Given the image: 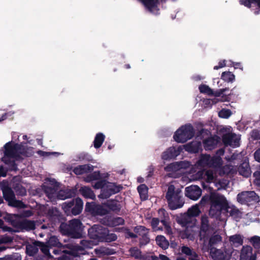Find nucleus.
I'll list each match as a JSON object with an SVG mask.
<instances>
[{
  "label": "nucleus",
  "instance_id": "58",
  "mask_svg": "<svg viewBox=\"0 0 260 260\" xmlns=\"http://www.w3.org/2000/svg\"><path fill=\"white\" fill-rule=\"evenodd\" d=\"M199 135L201 136L203 138L205 137H209L211 136V132L210 130L205 128H202L199 131Z\"/></svg>",
  "mask_w": 260,
  "mask_h": 260
},
{
  "label": "nucleus",
  "instance_id": "11",
  "mask_svg": "<svg viewBox=\"0 0 260 260\" xmlns=\"http://www.w3.org/2000/svg\"><path fill=\"white\" fill-rule=\"evenodd\" d=\"M211 225L209 223L208 217L204 215L201 218V224L199 231V237L200 240L207 238L211 230Z\"/></svg>",
  "mask_w": 260,
  "mask_h": 260
},
{
  "label": "nucleus",
  "instance_id": "12",
  "mask_svg": "<svg viewBox=\"0 0 260 260\" xmlns=\"http://www.w3.org/2000/svg\"><path fill=\"white\" fill-rule=\"evenodd\" d=\"M85 210L93 215H104L108 213L107 210L102 206L96 204L94 202H87Z\"/></svg>",
  "mask_w": 260,
  "mask_h": 260
},
{
  "label": "nucleus",
  "instance_id": "60",
  "mask_svg": "<svg viewBox=\"0 0 260 260\" xmlns=\"http://www.w3.org/2000/svg\"><path fill=\"white\" fill-rule=\"evenodd\" d=\"M44 191L45 193L47 194V196L48 198H51L53 196V194L54 193L55 190L53 188L50 186H45Z\"/></svg>",
  "mask_w": 260,
  "mask_h": 260
},
{
  "label": "nucleus",
  "instance_id": "55",
  "mask_svg": "<svg viewBox=\"0 0 260 260\" xmlns=\"http://www.w3.org/2000/svg\"><path fill=\"white\" fill-rule=\"evenodd\" d=\"M160 221L158 218H152L151 221V226L153 230H162V228H157Z\"/></svg>",
  "mask_w": 260,
  "mask_h": 260
},
{
  "label": "nucleus",
  "instance_id": "47",
  "mask_svg": "<svg viewBox=\"0 0 260 260\" xmlns=\"http://www.w3.org/2000/svg\"><path fill=\"white\" fill-rule=\"evenodd\" d=\"M249 241L255 249H258L260 248V237L259 236H252L249 239Z\"/></svg>",
  "mask_w": 260,
  "mask_h": 260
},
{
  "label": "nucleus",
  "instance_id": "29",
  "mask_svg": "<svg viewBox=\"0 0 260 260\" xmlns=\"http://www.w3.org/2000/svg\"><path fill=\"white\" fill-rule=\"evenodd\" d=\"M79 191L81 193V194L85 198L91 199L92 200H94L95 198V196L93 191L89 187H82L79 189Z\"/></svg>",
  "mask_w": 260,
  "mask_h": 260
},
{
  "label": "nucleus",
  "instance_id": "3",
  "mask_svg": "<svg viewBox=\"0 0 260 260\" xmlns=\"http://www.w3.org/2000/svg\"><path fill=\"white\" fill-rule=\"evenodd\" d=\"M180 192L181 190L176 189L174 185L168 186L165 197L170 209L176 210L183 206L184 203L181 199Z\"/></svg>",
  "mask_w": 260,
  "mask_h": 260
},
{
  "label": "nucleus",
  "instance_id": "53",
  "mask_svg": "<svg viewBox=\"0 0 260 260\" xmlns=\"http://www.w3.org/2000/svg\"><path fill=\"white\" fill-rule=\"evenodd\" d=\"M221 159L219 157H211L209 167H216L221 164Z\"/></svg>",
  "mask_w": 260,
  "mask_h": 260
},
{
  "label": "nucleus",
  "instance_id": "15",
  "mask_svg": "<svg viewBox=\"0 0 260 260\" xmlns=\"http://www.w3.org/2000/svg\"><path fill=\"white\" fill-rule=\"evenodd\" d=\"M222 141L226 146H238L239 145V139L235 134L228 133L223 135Z\"/></svg>",
  "mask_w": 260,
  "mask_h": 260
},
{
  "label": "nucleus",
  "instance_id": "23",
  "mask_svg": "<svg viewBox=\"0 0 260 260\" xmlns=\"http://www.w3.org/2000/svg\"><path fill=\"white\" fill-rule=\"evenodd\" d=\"M185 151L191 153H198L202 148V145L200 142L192 141L186 144L184 146Z\"/></svg>",
  "mask_w": 260,
  "mask_h": 260
},
{
  "label": "nucleus",
  "instance_id": "48",
  "mask_svg": "<svg viewBox=\"0 0 260 260\" xmlns=\"http://www.w3.org/2000/svg\"><path fill=\"white\" fill-rule=\"evenodd\" d=\"M199 89L201 93H205L208 95H212L213 94V90L206 84L200 85Z\"/></svg>",
  "mask_w": 260,
  "mask_h": 260
},
{
  "label": "nucleus",
  "instance_id": "10",
  "mask_svg": "<svg viewBox=\"0 0 260 260\" xmlns=\"http://www.w3.org/2000/svg\"><path fill=\"white\" fill-rule=\"evenodd\" d=\"M106 228L99 224H94L88 230V235L90 239L102 242L104 237Z\"/></svg>",
  "mask_w": 260,
  "mask_h": 260
},
{
  "label": "nucleus",
  "instance_id": "16",
  "mask_svg": "<svg viewBox=\"0 0 260 260\" xmlns=\"http://www.w3.org/2000/svg\"><path fill=\"white\" fill-rule=\"evenodd\" d=\"M220 138L217 136H210L203 141L204 149L206 150H212L214 149L219 142Z\"/></svg>",
  "mask_w": 260,
  "mask_h": 260
},
{
  "label": "nucleus",
  "instance_id": "44",
  "mask_svg": "<svg viewBox=\"0 0 260 260\" xmlns=\"http://www.w3.org/2000/svg\"><path fill=\"white\" fill-rule=\"evenodd\" d=\"M14 189L18 196H25L26 194V190L21 184L17 183L14 186Z\"/></svg>",
  "mask_w": 260,
  "mask_h": 260
},
{
  "label": "nucleus",
  "instance_id": "35",
  "mask_svg": "<svg viewBox=\"0 0 260 260\" xmlns=\"http://www.w3.org/2000/svg\"><path fill=\"white\" fill-rule=\"evenodd\" d=\"M156 244L162 249H167L169 245V243L166 237L162 235H158L155 238Z\"/></svg>",
  "mask_w": 260,
  "mask_h": 260
},
{
  "label": "nucleus",
  "instance_id": "6",
  "mask_svg": "<svg viewBox=\"0 0 260 260\" xmlns=\"http://www.w3.org/2000/svg\"><path fill=\"white\" fill-rule=\"evenodd\" d=\"M83 202L82 200L77 198L68 202H64L62 205V208L67 215H77L83 209Z\"/></svg>",
  "mask_w": 260,
  "mask_h": 260
},
{
  "label": "nucleus",
  "instance_id": "36",
  "mask_svg": "<svg viewBox=\"0 0 260 260\" xmlns=\"http://www.w3.org/2000/svg\"><path fill=\"white\" fill-rule=\"evenodd\" d=\"M105 139V136L101 133H98L93 141V146L95 148L98 149L101 147Z\"/></svg>",
  "mask_w": 260,
  "mask_h": 260
},
{
  "label": "nucleus",
  "instance_id": "5",
  "mask_svg": "<svg viewBox=\"0 0 260 260\" xmlns=\"http://www.w3.org/2000/svg\"><path fill=\"white\" fill-rule=\"evenodd\" d=\"M194 129L190 124L181 126L175 133L173 138L177 143H184L194 136Z\"/></svg>",
  "mask_w": 260,
  "mask_h": 260
},
{
  "label": "nucleus",
  "instance_id": "59",
  "mask_svg": "<svg viewBox=\"0 0 260 260\" xmlns=\"http://www.w3.org/2000/svg\"><path fill=\"white\" fill-rule=\"evenodd\" d=\"M49 243L50 245L53 246H59V245L61 244L58 241V239L55 236L51 237L50 238Z\"/></svg>",
  "mask_w": 260,
  "mask_h": 260
},
{
  "label": "nucleus",
  "instance_id": "43",
  "mask_svg": "<svg viewBox=\"0 0 260 260\" xmlns=\"http://www.w3.org/2000/svg\"><path fill=\"white\" fill-rule=\"evenodd\" d=\"M222 237L219 235H212L209 239L208 243L209 249L211 247H214V245L220 242Z\"/></svg>",
  "mask_w": 260,
  "mask_h": 260
},
{
  "label": "nucleus",
  "instance_id": "39",
  "mask_svg": "<svg viewBox=\"0 0 260 260\" xmlns=\"http://www.w3.org/2000/svg\"><path fill=\"white\" fill-rule=\"evenodd\" d=\"M221 79L226 82H233L235 80V76L230 71L222 72Z\"/></svg>",
  "mask_w": 260,
  "mask_h": 260
},
{
  "label": "nucleus",
  "instance_id": "45",
  "mask_svg": "<svg viewBox=\"0 0 260 260\" xmlns=\"http://www.w3.org/2000/svg\"><path fill=\"white\" fill-rule=\"evenodd\" d=\"M200 213L198 206H193L187 210V214L193 219V217L198 216Z\"/></svg>",
  "mask_w": 260,
  "mask_h": 260
},
{
  "label": "nucleus",
  "instance_id": "51",
  "mask_svg": "<svg viewBox=\"0 0 260 260\" xmlns=\"http://www.w3.org/2000/svg\"><path fill=\"white\" fill-rule=\"evenodd\" d=\"M149 233H147L141 236V237L139 239V245L140 247L146 245L148 244L150 242V238L149 237Z\"/></svg>",
  "mask_w": 260,
  "mask_h": 260
},
{
  "label": "nucleus",
  "instance_id": "56",
  "mask_svg": "<svg viewBox=\"0 0 260 260\" xmlns=\"http://www.w3.org/2000/svg\"><path fill=\"white\" fill-rule=\"evenodd\" d=\"M38 251V249L32 246L26 247V253L29 256H34Z\"/></svg>",
  "mask_w": 260,
  "mask_h": 260
},
{
  "label": "nucleus",
  "instance_id": "46",
  "mask_svg": "<svg viewBox=\"0 0 260 260\" xmlns=\"http://www.w3.org/2000/svg\"><path fill=\"white\" fill-rule=\"evenodd\" d=\"M134 231L136 234L142 236L147 233H149V229L142 225H138L134 228Z\"/></svg>",
  "mask_w": 260,
  "mask_h": 260
},
{
  "label": "nucleus",
  "instance_id": "30",
  "mask_svg": "<svg viewBox=\"0 0 260 260\" xmlns=\"http://www.w3.org/2000/svg\"><path fill=\"white\" fill-rule=\"evenodd\" d=\"M128 251L129 255L136 259H142L144 258L141 250L136 246L131 247Z\"/></svg>",
  "mask_w": 260,
  "mask_h": 260
},
{
  "label": "nucleus",
  "instance_id": "61",
  "mask_svg": "<svg viewBox=\"0 0 260 260\" xmlns=\"http://www.w3.org/2000/svg\"><path fill=\"white\" fill-rule=\"evenodd\" d=\"M125 238H137L138 237V236L137 234L131 232L128 229L125 228Z\"/></svg>",
  "mask_w": 260,
  "mask_h": 260
},
{
  "label": "nucleus",
  "instance_id": "49",
  "mask_svg": "<svg viewBox=\"0 0 260 260\" xmlns=\"http://www.w3.org/2000/svg\"><path fill=\"white\" fill-rule=\"evenodd\" d=\"M232 114V111L230 109H222L218 112V116L222 118H229Z\"/></svg>",
  "mask_w": 260,
  "mask_h": 260
},
{
  "label": "nucleus",
  "instance_id": "54",
  "mask_svg": "<svg viewBox=\"0 0 260 260\" xmlns=\"http://www.w3.org/2000/svg\"><path fill=\"white\" fill-rule=\"evenodd\" d=\"M145 6L149 9L154 8L158 0H142Z\"/></svg>",
  "mask_w": 260,
  "mask_h": 260
},
{
  "label": "nucleus",
  "instance_id": "13",
  "mask_svg": "<svg viewBox=\"0 0 260 260\" xmlns=\"http://www.w3.org/2000/svg\"><path fill=\"white\" fill-rule=\"evenodd\" d=\"M185 194L190 199L196 201L201 197L202 190L197 185H191L185 188Z\"/></svg>",
  "mask_w": 260,
  "mask_h": 260
},
{
  "label": "nucleus",
  "instance_id": "19",
  "mask_svg": "<svg viewBox=\"0 0 260 260\" xmlns=\"http://www.w3.org/2000/svg\"><path fill=\"white\" fill-rule=\"evenodd\" d=\"M77 193L76 189L67 188L60 190L57 195L59 200H66L68 198H72L76 196Z\"/></svg>",
  "mask_w": 260,
  "mask_h": 260
},
{
  "label": "nucleus",
  "instance_id": "17",
  "mask_svg": "<svg viewBox=\"0 0 260 260\" xmlns=\"http://www.w3.org/2000/svg\"><path fill=\"white\" fill-rule=\"evenodd\" d=\"M16 228L20 229L21 231L33 230L36 228L35 222L26 219L22 220L19 219Z\"/></svg>",
  "mask_w": 260,
  "mask_h": 260
},
{
  "label": "nucleus",
  "instance_id": "7",
  "mask_svg": "<svg viewBox=\"0 0 260 260\" xmlns=\"http://www.w3.org/2000/svg\"><path fill=\"white\" fill-rule=\"evenodd\" d=\"M2 192L3 198L8 202L9 206L20 209L26 207V205L22 201L16 200L14 192L10 187H4Z\"/></svg>",
  "mask_w": 260,
  "mask_h": 260
},
{
  "label": "nucleus",
  "instance_id": "27",
  "mask_svg": "<svg viewBox=\"0 0 260 260\" xmlns=\"http://www.w3.org/2000/svg\"><path fill=\"white\" fill-rule=\"evenodd\" d=\"M181 250L182 253L189 256L188 260H197L200 257L196 251L188 246H183Z\"/></svg>",
  "mask_w": 260,
  "mask_h": 260
},
{
  "label": "nucleus",
  "instance_id": "37",
  "mask_svg": "<svg viewBox=\"0 0 260 260\" xmlns=\"http://www.w3.org/2000/svg\"><path fill=\"white\" fill-rule=\"evenodd\" d=\"M225 212L229 213L230 216L234 218H238L241 217V213L235 206H230L228 211H225Z\"/></svg>",
  "mask_w": 260,
  "mask_h": 260
},
{
  "label": "nucleus",
  "instance_id": "28",
  "mask_svg": "<svg viewBox=\"0 0 260 260\" xmlns=\"http://www.w3.org/2000/svg\"><path fill=\"white\" fill-rule=\"evenodd\" d=\"M243 240L244 237L240 234H235L230 236L229 238L230 243L236 247L242 245Z\"/></svg>",
  "mask_w": 260,
  "mask_h": 260
},
{
  "label": "nucleus",
  "instance_id": "31",
  "mask_svg": "<svg viewBox=\"0 0 260 260\" xmlns=\"http://www.w3.org/2000/svg\"><path fill=\"white\" fill-rule=\"evenodd\" d=\"M137 190L141 200L145 201L148 199V188L145 184H141L139 185L137 187Z\"/></svg>",
  "mask_w": 260,
  "mask_h": 260
},
{
  "label": "nucleus",
  "instance_id": "40",
  "mask_svg": "<svg viewBox=\"0 0 260 260\" xmlns=\"http://www.w3.org/2000/svg\"><path fill=\"white\" fill-rule=\"evenodd\" d=\"M76 160L85 162H90L92 161V156L88 153L81 152L76 156Z\"/></svg>",
  "mask_w": 260,
  "mask_h": 260
},
{
  "label": "nucleus",
  "instance_id": "8",
  "mask_svg": "<svg viewBox=\"0 0 260 260\" xmlns=\"http://www.w3.org/2000/svg\"><path fill=\"white\" fill-rule=\"evenodd\" d=\"M237 200L241 204L249 206L257 203L259 197L254 191H245L238 193Z\"/></svg>",
  "mask_w": 260,
  "mask_h": 260
},
{
  "label": "nucleus",
  "instance_id": "25",
  "mask_svg": "<svg viewBox=\"0 0 260 260\" xmlns=\"http://www.w3.org/2000/svg\"><path fill=\"white\" fill-rule=\"evenodd\" d=\"M252 248L250 246H244L242 247L240 254V260H255L252 257Z\"/></svg>",
  "mask_w": 260,
  "mask_h": 260
},
{
  "label": "nucleus",
  "instance_id": "38",
  "mask_svg": "<svg viewBox=\"0 0 260 260\" xmlns=\"http://www.w3.org/2000/svg\"><path fill=\"white\" fill-rule=\"evenodd\" d=\"M108 230L106 228V231L104 232V237L102 242H111L115 241L117 239V235L114 233H108Z\"/></svg>",
  "mask_w": 260,
  "mask_h": 260
},
{
  "label": "nucleus",
  "instance_id": "41",
  "mask_svg": "<svg viewBox=\"0 0 260 260\" xmlns=\"http://www.w3.org/2000/svg\"><path fill=\"white\" fill-rule=\"evenodd\" d=\"M239 3L248 8H250L253 4L260 9V0H239Z\"/></svg>",
  "mask_w": 260,
  "mask_h": 260
},
{
  "label": "nucleus",
  "instance_id": "64",
  "mask_svg": "<svg viewBox=\"0 0 260 260\" xmlns=\"http://www.w3.org/2000/svg\"><path fill=\"white\" fill-rule=\"evenodd\" d=\"M13 238L10 236H4L1 239V243H11L13 241Z\"/></svg>",
  "mask_w": 260,
  "mask_h": 260
},
{
  "label": "nucleus",
  "instance_id": "24",
  "mask_svg": "<svg viewBox=\"0 0 260 260\" xmlns=\"http://www.w3.org/2000/svg\"><path fill=\"white\" fill-rule=\"evenodd\" d=\"M93 170V166L90 164L79 165L73 169V172L77 175L91 172Z\"/></svg>",
  "mask_w": 260,
  "mask_h": 260
},
{
  "label": "nucleus",
  "instance_id": "21",
  "mask_svg": "<svg viewBox=\"0 0 260 260\" xmlns=\"http://www.w3.org/2000/svg\"><path fill=\"white\" fill-rule=\"evenodd\" d=\"M238 171L240 175L246 178L249 177L251 174V171L249 162L246 160L243 161L242 163L239 165L238 168Z\"/></svg>",
  "mask_w": 260,
  "mask_h": 260
},
{
  "label": "nucleus",
  "instance_id": "50",
  "mask_svg": "<svg viewBox=\"0 0 260 260\" xmlns=\"http://www.w3.org/2000/svg\"><path fill=\"white\" fill-rule=\"evenodd\" d=\"M179 165L177 162L171 163L165 167L166 172H174L178 170Z\"/></svg>",
  "mask_w": 260,
  "mask_h": 260
},
{
  "label": "nucleus",
  "instance_id": "2",
  "mask_svg": "<svg viewBox=\"0 0 260 260\" xmlns=\"http://www.w3.org/2000/svg\"><path fill=\"white\" fill-rule=\"evenodd\" d=\"M82 223L78 219L69 221V223L62 222L59 226L60 232L72 238L79 239L82 237Z\"/></svg>",
  "mask_w": 260,
  "mask_h": 260
},
{
  "label": "nucleus",
  "instance_id": "4",
  "mask_svg": "<svg viewBox=\"0 0 260 260\" xmlns=\"http://www.w3.org/2000/svg\"><path fill=\"white\" fill-rule=\"evenodd\" d=\"M4 148L5 157L2 158V159L6 164L15 165V161H11L10 158H16L19 154H24V152L21 151L22 146L17 143L13 144L11 142H9L4 145Z\"/></svg>",
  "mask_w": 260,
  "mask_h": 260
},
{
  "label": "nucleus",
  "instance_id": "42",
  "mask_svg": "<svg viewBox=\"0 0 260 260\" xmlns=\"http://www.w3.org/2000/svg\"><path fill=\"white\" fill-rule=\"evenodd\" d=\"M101 178L100 171H94L93 173L88 174L85 178L84 180L86 182H90L93 180H97Z\"/></svg>",
  "mask_w": 260,
  "mask_h": 260
},
{
  "label": "nucleus",
  "instance_id": "22",
  "mask_svg": "<svg viewBox=\"0 0 260 260\" xmlns=\"http://www.w3.org/2000/svg\"><path fill=\"white\" fill-rule=\"evenodd\" d=\"M192 219L187 214H184L177 219V222L182 227L187 229L188 227H192L194 223L192 222Z\"/></svg>",
  "mask_w": 260,
  "mask_h": 260
},
{
  "label": "nucleus",
  "instance_id": "26",
  "mask_svg": "<svg viewBox=\"0 0 260 260\" xmlns=\"http://www.w3.org/2000/svg\"><path fill=\"white\" fill-rule=\"evenodd\" d=\"M105 205L110 211L116 213L120 212L122 208L121 204L116 200H108Z\"/></svg>",
  "mask_w": 260,
  "mask_h": 260
},
{
  "label": "nucleus",
  "instance_id": "63",
  "mask_svg": "<svg viewBox=\"0 0 260 260\" xmlns=\"http://www.w3.org/2000/svg\"><path fill=\"white\" fill-rule=\"evenodd\" d=\"M253 177L255 178L254 183L260 184V169L253 173Z\"/></svg>",
  "mask_w": 260,
  "mask_h": 260
},
{
  "label": "nucleus",
  "instance_id": "34",
  "mask_svg": "<svg viewBox=\"0 0 260 260\" xmlns=\"http://www.w3.org/2000/svg\"><path fill=\"white\" fill-rule=\"evenodd\" d=\"M229 90V88H222L220 89L219 90H217L215 91H214L213 90V94L212 95H214L215 97H220L221 96V101L222 102L224 101H230V98L229 97V95L224 94V92L226 91Z\"/></svg>",
  "mask_w": 260,
  "mask_h": 260
},
{
  "label": "nucleus",
  "instance_id": "9",
  "mask_svg": "<svg viewBox=\"0 0 260 260\" xmlns=\"http://www.w3.org/2000/svg\"><path fill=\"white\" fill-rule=\"evenodd\" d=\"M123 188L120 185H116L114 183H106L105 186L101 190V192L99 196L100 198L106 199L113 194L120 192Z\"/></svg>",
  "mask_w": 260,
  "mask_h": 260
},
{
  "label": "nucleus",
  "instance_id": "1",
  "mask_svg": "<svg viewBox=\"0 0 260 260\" xmlns=\"http://www.w3.org/2000/svg\"><path fill=\"white\" fill-rule=\"evenodd\" d=\"M210 198L211 202L209 214L211 217L218 218L222 211H228L230 205L224 196L216 193L213 194Z\"/></svg>",
  "mask_w": 260,
  "mask_h": 260
},
{
  "label": "nucleus",
  "instance_id": "14",
  "mask_svg": "<svg viewBox=\"0 0 260 260\" xmlns=\"http://www.w3.org/2000/svg\"><path fill=\"white\" fill-rule=\"evenodd\" d=\"M181 150V147H178L177 149H176L174 147H170L162 152L161 156V159L164 160H170L174 159L180 154Z\"/></svg>",
  "mask_w": 260,
  "mask_h": 260
},
{
  "label": "nucleus",
  "instance_id": "20",
  "mask_svg": "<svg viewBox=\"0 0 260 260\" xmlns=\"http://www.w3.org/2000/svg\"><path fill=\"white\" fill-rule=\"evenodd\" d=\"M210 255L213 260H226L228 257L222 250L211 247L209 249Z\"/></svg>",
  "mask_w": 260,
  "mask_h": 260
},
{
  "label": "nucleus",
  "instance_id": "18",
  "mask_svg": "<svg viewBox=\"0 0 260 260\" xmlns=\"http://www.w3.org/2000/svg\"><path fill=\"white\" fill-rule=\"evenodd\" d=\"M0 217H3L5 221L10 223L13 227L16 228L19 221V215L16 214H10L7 212H0Z\"/></svg>",
  "mask_w": 260,
  "mask_h": 260
},
{
  "label": "nucleus",
  "instance_id": "33",
  "mask_svg": "<svg viewBox=\"0 0 260 260\" xmlns=\"http://www.w3.org/2000/svg\"><path fill=\"white\" fill-rule=\"evenodd\" d=\"M211 156L209 154H201L197 164L202 167L210 166Z\"/></svg>",
  "mask_w": 260,
  "mask_h": 260
},
{
  "label": "nucleus",
  "instance_id": "57",
  "mask_svg": "<svg viewBox=\"0 0 260 260\" xmlns=\"http://www.w3.org/2000/svg\"><path fill=\"white\" fill-rule=\"evenodd\" d=\"M106 181L105 180H102L97 181L93 185V188L95 189H101V190L105 186Z\"/></svg>",
  "mask_w": 260,
  "mask_h": 260
},
{
  "label": "nucleus",
  "instance_id": "32",
  "mask_svg": "<svg viewBox=\"0 0 260 260\" xmlns=\"http://www.w3.org/2000/svg\"><path fill=\"white\" fill-rule=\"evenodd\" d=\"M158 213L160 217V220H159L161 223L165 226H167L170 224L169 222V216L168 213L164 209H160L158 210Z\"/></svg>",
  "mask_w": 260,
  "mask_h": 260
},
{
  "label": "nucleus",
  "instance_id": "52",
  "mask_svg": "<svg viewBox=\"0 0 260 260\" xmlns=\"http://www.w3.org/2000/svg\"><path fill=\"white\" fill-rule=\"evenodd\" d=\"M125 221L124 219L120 217H114L111 220V224L113 226H118L124 225Z\"/></svg>",
  "mask_w": 260,
  "mask_h": 260
},
{
  "label": "nucleus",
  "instance_id": "62",
  "mask_svg": "<svg viewBox=\"0 0 260 260\" xmlns=\"http://www.w3.org/2000/svg\"><path fill=\"white\" fill-rule=\"evenodd\" d=\"M213 194H216V193L215 192H211L210 193V195H206V196H204L202 197V199H201V202L203 203H206L208 202H210V204L211 203V197Z\"/></svg>",
  "mask_w": 260,
  "mask_h": 260
}]
</instances>
